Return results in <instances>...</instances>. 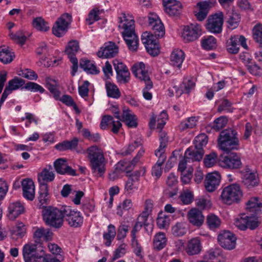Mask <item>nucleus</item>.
Returning <instances> with one entry per match:
<instances>
[{
	"label": "nucleus",
	"instance_id": "1",
	"mask_svg": "<svg viewBox=\"0 0 262 262\" xmlns=\"http://www.w3.org/2000/svg\"><path fill=\"white\" fill-rule=\"evenodd\" d=\"M87 158L92 172L97 177H102L106 171V161L102 150L96 145L86 149Z\"/></svg>",
	"mask_w": 262,
	"mask_h": 262
},
{
	"label": "nucleus",
	"instance_id": "2",
	"mask_svg": "<svg viewBox=\"0 0 262 262\" xmlns=\"http://www.w3.org/2000/svg\"><path fill=\"white\" fill-rule=\"evenodd\" d=\"M119 28L123 30L122 36L129 50L132 51H137L139 40L135 33L134 20L127 19L126 16L123 14V17L120 18Z\"/></svg>",
	"mask_w": 262,
	"mask_h": 262
},
{
	"label": "nucleus",
	"instance_id": "3",
	"mask_svg": "<svg viewBox=\"0 0 262 262\" xmlns=\"http://www.w3.org/2000/svg\"><path fill=\"white\" fill-rule=\"evenodd\" d=\"M237 132L232 128H228L221 132L218 138V145L221 149L228 152L237 149L239 141Z\"/></svg>",
	"mask_w": 262,
	"mask_h": 262
},
{
	"label": "nucleus",
	"instance_id": "4",
	"mask_svg": "<svg viewBox=\"0 0 262 262\" xmlns=\"http://www.w3.org/2000/svg\"><path fill=\"white\" fill-rule=\"evenodd\" d=\"M42 215L46 223L51 227L59 228L63 224V207L61 209L52 206L46 207L42 211Z\"/></svg>",
	"mask_w": 262,
	"mask_h": 262
},
{
	"label": "nucleus",
	"instance_id": "5",
	"mask_svg": "<svg viewBox=\"0 0 262 262\" xmlns=\"http://www.w3.org/2000/svg\"><path fill=\"white\" fill-rule=\"evenodd\" d=\"M160 144L159 148L155 150V155L158 157V160L155 165L152 167L151 174L157 178L161 176L162 171L161 166L166 159V156L165 154V147L167 146V138L164 133H161L160 135Z\"/></svg>",
	"mask_w": 262,
	"mask_h": 262
},
{
	"label": "nucleus",
	"instance_id": "6",
	"mask_svg": "<svg viewBox=\"0 0 262 262\" xmlns=\"http://www.w3.org/2000/svg\"><path fill=\"white\" fill-rule=\"evenodd\" d=\"M242 196L243 192L240 186L236 184L229 185L225 187L221 195L223 202L228 204L238 203Z\"/></svg>",
	"mask_w": 262,
	"mask_h": 262
},
{
	"label": "nucleus",
	"instance_id": "7",
	"mask_svg": "<svg viewBox=\"0 0 262 262\" xmlns=\"http://www.w3.org/2000/svg\"><path fill=\"white\" fill-rule=\"evenodd\" d=\"M260 223L257 216L242 213L235 219L234 224L238 229L244 231L247 228L254 230Z\"/></svg>",
	"mask_w": 262,
	"mask_h": 262
},
{
	"label": "nucleus",
	"instance_id": "8",
	"mask_svg": "<svg viewBox=\"0 0 262 262\" xmlns=\"http://www.w3.org/2000/svg\"><path fill=\"white\" fill-rule=\"evenodd\" d=\"M64 217L70 226L78 228L82 226L83 218L81 213L77 211L73 210L69 206L63 207Z\"/></svg>",
	"mask_w": 262,
	"mask_h": 262
},
{
	"label": "nucleus",
	"instance_id": "9",
	"mask_svg": "<svg viewBox=\"0 0 262 262\" xmlns=\"http://www.w3.org/2000/svg\"><path fill=\"white\" fill-rule=\"evenodd\" d=\"M72 21V15L69 13L63 14L55 23L52 28L53 33L57 37H61L67 32Z\"/></svg>",
	"mask_w": 262,
	"mask_h": 262
},
{
	"label": "nucleus",
	"instance_id": "10",
	"mask_svg": "<svg viewBox=\"0 0 262 262\" xmlns=\"http://www.w3.org/2000/svg\"><path fill=\"white\" fill-rule=\"evenodd\" d=\"M224 23V14L222 12L209 16L207 20L206 28L208 31L219 34L222 32Z\"/></svg>",
	"mask_w": 262,
	"mask_h": 262
},
{
	"label": "nucleus",
	"instance_id": "11",
	"mask_svg": "<svg viewBox=\"0 0 262 262\" xmlns=\"http://www.w3.org/2000/svg\"><path fill=\"white\" fill-rule=\"evenodd\" d=\"M149 32H145L141 36V41L147 52L153 56H157L160 52L158 40Z\"/></svg>",
	"mask_w": 262,
	"mask_h": 262
},
{
	"label": "nucleus",
	"instance_id": "12",
	"mask_svg": "<svg viewBox=\"0 0 262 262\" xmlns=\"http://www.w3.org/2000/svg\"><path fill=\"white\" fill-rule=\"evenodd\" d=\"M202 35V26L198 24H191L185 26L182 33V37L185 41H193Z\"/></svg>",
	"mask_w": 262,
	"mask_h": 262
},
{
	"label": "nucleus",
	"instance_id": "13",
	"mask_svg": "<svg viewBox=\"0 0 262 262\" xmlns=\"http://www.w3.org/2000/svg\"><path fill=\"white\" fill-rule=\"evenodd\" d=\"M219 163L221 167L230 169L239 168L242 165L241 158L235 152H232L226 156H221Z\"/></svg>",
	"mask_w": 262,
	"mask_h": 262
},
{
	"label": "nucleus",
	"instance_id": "14",
	"mask_svg": "<svg viewBox=\"0 0 262 262\" xmlns=\"http://www.w3.org/2000/svg\"><path fill=\"white\" fill-rule=\"evenodd\" d=\"M148 26L153 31L155 37H162L165 34L164 25L158 16L156 14L150 13L148 16Z\"/></svg>",
	"mask_w": 262,
	"mask_h": 262
},
{
	"label": "nucleus",
	"instance_id": "15",
	"mask_svg": "<svg viewBox=\"0 0 262 262\" xmlns=\"http://www.w3.org/2000/svg\"><path fill=\"white\" fill-rule=\"evenodd\" d=\"M25 83V81L24 79L18 77H15L9 80L8 85L5 87L0 99V107L7 99L8 96L10 95L13 91L18 89L23 86Z\"/></svg>",
	"mask_w": 262,
	"mask_h": 262
},
{
	"label": "nucleus",
	"instance_id": "16",
	"mask_svg": "<svg viewBox=\"0 0 262 262\" xmlns=\"http://www.w3.org/2000/svg\"><path fill=\"white\" fill-rule=\"evenodd\" d=\"M217 239L220 245L225 249L231 250L235 247L236 237L230 231H224L221 233Z\"/></svg>",
	"mask_w": 262,
	"mask_h": 262
},
{
	"label": "nucleus",
	"instance_id": "17",
	"mask_svg": "<svg viewBox=\"0 0 262 262\" xmlns=\"http://www.w3.org/2000/svg\"><path fill=\"white\" fill-rule=\"evenodd\" d=\"M118 47L113 41L105 42L103 46L97 52V55L100 58H112L117 55Z\"/></svg>",
	"mask_w": 262,
	"mask_h": 262
},
{
	"label": "nucleus",
	"instance_id": "18",
	"mask_svg": "<svg viewBox=\"0 0 262 262\" xmlns=\"http://www.w3.org/2000/svg\"><path fill=\"white\" fill-rule=\"evenodd\" d=\"M37 245L32 243L25 244L23 248V255L25 262H40L38 256L36 255Z\"/></svg>",
	"mask_w": 262,
	"mask_h": 262
},
{
	"label": "nucleus",
	"instance_id": "19",
	"mask_svg": "<svg viewBox=\"0 0 262 262\" xmlns=\"http://www.w3.org/2000/svg\"><path fill=\"white\" fill-rule=\"evenodd\" d=\"M54 167L56 171L62 175L77 176L76 170L67 164L66 159L59 158L54 162Z\"/></svg>",
	"mask_w": 262,
	"mask_h": 262
},
{
	"label": "nucleus",
	"instance_id": "20",
	"mask_svg": "<svg viewBox=\"0 0 262 262\" xmlns=\"http://www.w3.org/2000/svg\"><path fill=\"white\" fill-rule=\"evenodd\" d=\"M246 209L251 216H257L262 210V200L258 197L251 198L246 204Z\"/></svg>",
	"mask_w": 262,
	"mask_h": 262
},
{
	"label": "nucleus",
	"instance_id": "21",
	"mask_svg": "<svg viewBox=\"0 0 262 262\" xmlns=\"http://www.w3.org/2000/svg\"><path fill=\"white\" fill-rule=\"evenodd\" d=\"M133 74L140 80L144 83L151 81L149 76L147 70L145 68V64L140 62L134 64L132 68Z\"/></svg>",
	"mask_w": 262,
	"mask_h": 262
},
{
	"label": "nucleus",
	"instance_id": "22",
	"mask_svg": "<svg viewBox=\"0 0 262 262\" xmlns=\"http://www.w3.org/2000/svg\"><path fill=\"white\" fill-rule=\"evenodd\" d=\"M121 120H118L115 121L114 118L110 115H105L102 118L100 123V128L102 129H105L108 126H112L111 129L114 134H118L120 128L122 126Z\"/></svg>",
	"mask_w": 262,
	"mask_h": 262
},
{
	"label": "nucleus",
	"instance_id": "23",
	"mask_svg": "<svg viewBox=\"0 0 262 262\" xmlns=\"http://www.w3.org/2000/svg\"><path fill=\"white\" fill-rule=\"evenodd\" d=\"M221 176L217 172L208 173L205 179V186L208 192L214 191L220 183Z\"/></svg>",
	"mask_w": 262,
	"mask_h": 262
},
{
	"label": "nucleus",
	"instance_id": "24",
	"mask_svg": "<svg viewBox=\"0 0 262 262\" xmlns=\"http://www.w3.org/2000/svg\"><path fill=\"white\" fill-rule=\"evenodd\" d=\"M23 194L26 199L32 201L35 198V185L33 181L28 178L21 181Z\"/></svg>",
	"mask_w": 262,
	"mask_h": 262
},
{
	"label": "nucleus",
	"instance_id": "25",
	"mask_svg": "<svg viewBox=\"0 0 262 262\" xmlns=\"http://www.w3.org/2000/svg\"><path fill=\"white\" fill-rule=\"evenodd\" d=\"M188 221L193 226L201 227L204 222V216L201 211L196 208H192L187 213Z\"/></svg>",
	"mask_w": 262,
	"mask_h": 262
},
{
	"label": "nucleus",
	"instance_id": "26",
	"mask_svg": "<svg viewBox=\"0 0 262 262\" xmlns=\"http://www.w3.org/2000/svg\"><path fill=\"white\" fill-rule=\"evenodd\" d=\"M165 11L170 16L179 14L182 9L181 4L176 0H163Z\"/></svg>",
	"mask_w": 262,
	"mask_h": 262
},
{
	"label": "nucleus",
	"instance_id": "27",
	"mask_svg": "<svg viewBox=\"0 0 262 262\" xmlns=\"http://www.w3.org/2000/svg\"><path fill=\"white\" fill-rule=\"evenodd\" d=\"M24 210V207L20 202L11 203L8 208L7 216L10 220H14L22 214Z\"/></svg>",
	"mask_w": 262,
	"mask_h": 262
},
{
	"label": "nucleus",
	"instance_id": "28",
	"mask_svg": "<svg viewBox=\"0 0 262 262\" xmlns=\"http://www.w3.org/2000/svg\"><path fill=\"white\" fill-rule=\"evenodd\" d=\"M201 244L199 237H194L188 241L185 251L188 255H193L199 254L201 251Z\"/></svg>",
	"mask_w": 262,
	"mask_h": 262
},
{
	"label": "nucleus",
	"instance_id": "29",
	"mask_svg": "<svg viewBox=\"0 0 262 262\" xmlns=\"http://www.w3.org/2000/svg\"><path fill=\"white\" fill-rule=\"evenodd\" d=\"M185 59V54L182 50L175 49L170 55V63L173 67L180 69Z\"/></svg>",
	"mask_w": 262,
	"mask_h": 262
},
{
	"label": "nucleus",
	"instance_id": "30",
	"mask_svg": "<svg viewBox=\"0 0 262 262\" xmlns=\"http://www.w3.org/2000/svg\"><path fill=\"white\" fill-rule=\"evenodd\" d=\"M55 178V174L52 171L51 166L49 168H45L38 175V180L40 185H47V183L53 181Z\"/></svg>",
	"mask_w": 262,
	"mask_h": 262
},
{
	"label": "nucleus",
	"instance_id": "31",
	"mask_svg": "<svg viewBox=\"0 0 262 262\" xmlns=\"http://www.w3.org/2000/svg\"><path fill=\"white\" fill-rule=\"evenodd\" d=\"M204 150H200L195 147H189L185 151L184 156L188 162L200 161L203 158Z\"/></svg>",
	"mask_w": 262,
	"mask_h": 262
},
{
	"label": "nucleus",
	"instance_id": "32",
	"mask_svg": "<svg viewBox=\"0 0 262 262\" xmlns=\"http://www.w3.org/2000/svg\"><path fill=\"white\" fill-rule=\"evenodd\" d=\"M196 6L199 8V11L195 13V15L198 20L202 21L208 15L211 8V3L205 1L198 3Z\"/></svg>",
	"mask_w": 262,
	"mask_h": 262
},
{
	"label": "nucleus",
	"instance_id": "33",
	"mask_svg": "<svg viewBox=\"0 0 262 262\" xmlns=\"http://www.w3.org/2000/svg\"><path fill=\"white\" fill-rule=\"evenodd\" d=\"M78 142L79 139L75 137L71 141L65 140L57 144L55 146V148L60 151L67 150H74L77 148Z\"/></svg>",
	"mask_w": 262,
	"mask_h": 262
},
{
	"label": "nucleus",
	"instance_id": "34",
	"mask_svg": "<svg viewBox=\"0 0 262 262\" xmlns=\"http://www.w3.org/2000/svg\"><path fill=\"white\" fill-rule=\"evenodd\" d=\"M243 183L249 188L257 186L259 183L258 174L253 172H247L244 176Z\"/></svg>",
	"mask_w": 262,
	"mask_h": 262
},
{
	"label": "nucleus",
	"instance_id": "35",
	"mask_svg": "<svg viewBox=\"0 0 262 262\" xmlns=\"http://www.w3.org/2000/svg\"><path fill=\"white\" fill-rule=\"evenodd\" d=\"M198 119L195 117H190L183 120L178 126V129L181 132H185L194 128L196 126Z\"/></svg>",
	"mask_w": 262,
	"mask_h": 262
},
{
	"label": "nucleus",
	"instance_id": "36",
	"mask_svg": "<svg viewBox=\"0 0 262 262\" xmlns=\"http://www.w3.org/2000/svg\"><path fill=\"white\" fill-rule=\"evenodd\" d=\"M121 117V121L124 122L128 127H136L137 126L138 123L136 116L131 113L130 110L128 108H124L123 110Z\"/></svg>",
	"mask_w": 262,
	"mask_h": 262
},
{
	"label": "nucleus",
	"instance_id": "37",
	"mask_svg": "<svg viewBox=\"0 0 262 262\" xmlns=\"http://www.w3.org/2000/svg\"><path fill=\"white\" fill-rule=\"evenodd\" d=\"M167 239L164 232L157 233L153 239V247L155 249L160 250L163 249L166 245Z\"/></svg>",
	"mask_w": 262,
	"mask_h": 262
},
{
	"label": "nucleus",
	"instance_id": "38",
	"mask_svg": "<svg viewBox=\"0 0 262 262\" xmlns=\"http://www.w3.org/2000/svg\"><path fill=\"white\" fill-rule=\"evenodd\" d=\"M227 15L228 27L232 30L236 28L241 20L240 15L233 10L228 11Z\"/></svg>",
	"mask_w": 262,
	"mask_h": 262
},
{
	"label": "nucleus",
	"instance_id": "39",
	"mask_svg": "<svg viewBox=\"0 0 262 262\" xmlns=\"http://www.w3.org/2000/svg\"><path fill=\"white\" fill-rule=\"evenodd\" d=\"M105 88L108 97L118 99L121 96L120 90L115 83L106 80Z\"/></svg>",
	"mask_w": 262,
	"mask_h": 262
},
{
	"label": "nucleus",
	"instance_id": "40",
	"mask_svg": "<svg viewBox=\"0 0 262 262\" xmlns=\"http://www.w3.org/2000/svg\"><path fill=\"white\" fill-rule=\"evenodd\" d=\"M14 54L8 47H0V61L4 64L10 63L13 60Z\"/></svg>",
	"mask_w": 262,
	"mask_h": 262
},
{
	"label": "nucleus",
	"instance_id": "41",
	"mask_svg": "<svg viewBox=\"0 0 262 262\" xmlns=\"http://www.w3.org/2000/svg\"><path fill=\"white\" fill-rule=\"evenodd\" d=\"M80 67L88 73L98 74L100 70L97 69L95 64L91 61L86 59H81L80 61Z\"/></svg>",
	"mask_w": 262,
	"mask_h": 262
},
{
	"label": "nucleus",
	"instance_id": "42",
	"mask_svg": "<svg viewBox=\"0 0 262 262\" xmlns=\"http://www.w3.org/2000/svg\"><path fill=\"white\" fill-rule=\"evenodd\" d=\"M36 53L38 55L42 56V57L41 58V59H42L41 64H43L44 66L50 67L51 66H53L54 64H55V63H56L55 60H54L53 61V63H52L53 61H51L50 62H49L48 61H47V62H46L45 59L43 58V57H46L47 53H48V48H47L46 43L41 42L39 44L38 47L36 49Z\"/></svg>",
	"mask_w": 262,
	"mask_h": 262
},
{
	"label": "nucleus",
	"instance_id": "43",
	"mask_svg": "<svg viewBox=\"0 0 262 262\" xmlns=\"http://www.w3.org/2000/svg\"><path fill=\"white\" fill-rule=\"evenodd\" d=\"M46 83L47 88L53 94L54 98L56 100H58L60 95V92L56 85L54 84V83L56 84V81L50 77H47L46 78Z\"/></svg>",
	"mask_w": 262,
	"mask_h": 262
},
{
	"label": "nucleus",
	"instance_id": "44",
	"mask_svg": "<svg viewBox=\"0 0 262 262\" xmlns=\"http://www.w3.org/2000/svg\"><path fill=\"white\" fill-rule=\"evenodd\" d=\"M11 238L14 240H17L24 236L26 233L25 226L23 223H18L16 227L13 229L11 231Z\"/></svg>",
	"mask_w": 262,
	"mask_h": 262
},
{
	"label": "nucleus",
	"instance_id": "45",
	"mask_svg": "<svg viewBox=\"0 0 262 262\" xmlns=\"http://www.w3.org/2000/svg\"><path fill=\"white\" fill-rule=\"evenodd\" d=\"M217 112L220 113H232L234 110L232 103L227 99L218 101Z\"/></svg>",
	"mask_w": 262,
	"mask_h": 262
},
{
	"label": "nucleus",
	"instance_id": "46",
	"mask_svg": "<svg viewBox=\"0 0 262 262\" xmlns=\"http://www.w3.org/2000/svg\"><path fill=\"white\" fill-rule=\"evenodd\" d=\"M39 194L38 201L40 204V208L44 207L49 200L48 185L40 186Z\"/></svg>",
	"mask_w": 262,
	"mask_h": 262
},
{
	"label": "nucleus",
	"instance_id": "47",
	"mask_svg": "<svg viewBox=\"0 0 262 262\" xmlns=\"http://www.w3.org/2000/svg\"><path fill=\"white\" fill-rule=\"evenodd\" d=\"M206 223L210 229L214 230L220 227L221 221L217 215L211 214L207 216Z\"/></svg>",
	"mask_w": 262,
	"mask_h": 262
},
{
	"label": "nucleus",
	"instance_id": "48",
	"mask_svg": "<svg viewBox=\"0 0 262 262\" xmlns=\"http://www.w3.org/2000/svg\"><path fill=\"white\" fill-rule=\"evenodd\" d=\"M79 47L78 42L76 40L70 41L67 47L65 52L69 59L72 57H76L75 54L79 50Z\"/></svg>",
	"mask_w": 262,
	"mask_h": 262
},
{
	"label": "nucleus",
	"instance_id": "49",
	"mask_svg": "<svg viewBox=\"0 0 262 262\" xmlns=\"http://www.w3.org/2000/svg\"><path fill=\"white\" fill-rule=\"evenodd\" d=\"M116 234L115 227L112 224L108 226L107 232L103 234V238L106 242L105 245L108 247L111 245L112 241L114 239Z\"/></svg>",
	"mask_w": 262,
	"mask_h": 262
},
{
	"label": "nucleus",
	"instance_id": "50",
	"mask_svg": "<svg viewBox=\"0 0 262 262\" xmlns=\"http://www.w3.org/2000/svg\"><path fill=\"white\" fill-rule=\"evenodd\" d=\"M226 49L228 52L230 54H235L238 52L239 47L236 38L230 37L227 41Z\"/></svg>",
	"mask_w": 262,
	"mask_h": 262
},
{
	"label": "nucleus",
	"instance_id": "51",
	"mask_svg": "<svg viewBox=\"0 0 262 262\" xmlns=\"http://www.w3.org/2000/svg\"><path fill=\"white\" fill-rule=\"evenodd\" d=\"M202 46L205 50H212L216 47V39L213 36L204 37L202 40Z\"/></svg>",
	"mask_w": 262,
	"mask_h": 262
},
{
	"label": "nucleus",
	"instance_id": "52",
	"mask_svg": "<svg viewBox=\"0 0 262 262\" xmlns=\"http://www.w3.org/2000/svg\"><path fill=\"white\" fill-rule=\"evenodd\" d=\"M157 225L160 229H167L170 225L169 216L160 213L157 219Z\"/></svg>",
	"mask_w": 262,
	"mask_h": 262
},
{
	"label": "nucleus",
	"instance_id": "53",
	"mask_svg": "<svg viewBox=\"0 0 262 262\" xmlns=\"http://www.w3.org/2000/svg\"><path fill=\"white\" fill-rule=\"evenodd\" d=\"M136 164V163L134 162L133 160L132 161L126 160L120 161L117 164V168L120 169L122 172L123 171L128 173L133 169Z\"/></svg>",
	"mask_w": 262,
	"mask_h": 262
},
{
	"label": "nucleus",
	"instance_id": "54",
	"mask_svg": "<svg viewBox=\"0 0 262 262\" xmlns=\"http://www.w3.org/2000/svg\"><path fill=\"white\" fill-rule=\"evenodd\" d=\"M228 119L226 116H221L216 119L212 124L209 125V127L215 131H219L227 124Z\"/></svg>",
	"mask_w": 262,
	"mask_h": 262
},
{
	"label": "nucleus",
	"instance_id": "55",
	"mask_svg": "<svg viewBox=\"0 0 262 262\" xmlns=\"http://www.w3.org/2000/svg\"><path fill=\"white\" fill-rule=\"evenodd\" d=\"M32 24L35 29L40 31H47L50 28L48 23L46 22L41 17L34 18Z\"/></svg>",
	"mask_w": 262,
	"mask_h": 262
},
{
	"label": "nucleus",
	"instance_id": "56",
	"mask_svg": "<svg viewBox=\"0 0 262 262\" xmlns=\"http://www.w3.org/2000/svg\"><path fill=\"white\" fill-rule=\"evenodd\" d=\"M194 143V147L203 150V147L205 146L208 143V137L205 134H200L195 138Z\"/></svg>",
	"mask_w": 262,
	"mask_h": 262
},
{
	"label": "nucleus",
	"instance_id": "57",
	"mask_svg": "<svg viewBox=\"0 0 262 262\" xmlns=\"http://www.w3.org/2000/svg\"><path fill=\"white\" fill-rule=\"evenodd\" d=\"M138 182L134 180L133 177H129L125 186V192L128 194L133 193L137 190Z\"/></svg>",
	"mask_w": 262,
	"mask_h": 262
},
{
	"label": "nucleus",
	"instance_id": "58",
	"mask_svg": "<svg viewBox=\"0 0 262 262\" xmlns=\"http://www.w3.org/2000/svg\"><path fill=\"white\" fill-rule=\"evenodd\" d=\"M253 37L255 41L258 43L259 47L262 48V25L258 24L254 27Z\"/></svg>",
	"mask_w": 262,
	"mask_h": 262
},
{
	"label": "nucleus",
	"instance_id": "59",
	"mask_svg": "<svg viewBox=\"0 0 262 262\" xmlns=\"http://www.w3.org/2000/svg\"><path fill=\"white\" fill-rule=\"evenodd\" d=\"M153 207V201L150 199L146 200L145 203L144 211L138 217V220L143 219V220H147V218L151 212Z\"/></svg>",
	"mask_w": 262,
	"mask_h": 262
},
{
	"label": "nucleus",
	"instance_id": "60",
	"mask_svg": "<svg viewBox=\"0 0 262 262\" xmlns=\"http://www.w3.org/2000/svg\"><path fill=\"white\" fill-rule=\"evenodd\" d=\"M116 74V78L118 82L125 84L129 82L130 80V73L128 69Z\"/></svg>",
	"mask_w": 262,
	"mask_h": 262
},
{
	"label": "nucleus",
	"instance_id": "61",
	"mask_svg": "<svg viewBox=\"0 0 262 262\" xmlns=\"http://www.w3.org/2000/svg\"><path fill=\"white\" fill-rule=\"evenodd\" d=\"M195 82L192 79L185 78L181 85L184 93L189 94L195 87Z\"/></svg>",
	"mask_w": 262,
	"mask_h": 262
},
{
	"label": "nucleus",
	"instance_id": "62",
	"mask_svg": "<svg viewBox=\"0 0 262 262\" xmlns=\"http://www.w3.org/2000/svg\"><path fill=\"white\" fill-rule=\"evenodd\" d=\"M186 231L187 229L184 224L181 223H177L171 229L172 234L176 236H182L186 233Z\"/></svg>",
	"mask_w": 262,
	"mask_h": 262
},
{
	"label": "nucleus",
	"instance_id": "63",
	"mask_svg": "<svg viewBox=\"0 0 262 262\" xmlns=\"http://www.w3.org/2000/svg\"><path fill=\"white\" fill-rule=\"evenodd\" d=\"M63 103L68 106H73L74 109L78 113H79V109L72 97L68 95H63L61 97H59L58 99Z\"/></svg>",
	"mask_w": 262,
	"mask_h": 262
},
{
	"label": "nucleus",
	"instance_id": "64",
	"mask_svg": "<svg viewBox=\"0 0 262 262\" xmlns=\"http://www.w3.org/2000/svg\"><path fill=\"white\" fill-rule=\"evenodd\" d=\"M23 89H25L27 90L33 92H39L40 93H43L45 91V90L42 86L33 82H27L25 84Z\"/></svg>",
	"mask_w": 262,
	"mask_h": 262
}]
</instances>
